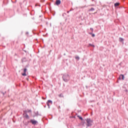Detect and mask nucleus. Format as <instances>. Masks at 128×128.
I'll use <instances>...</instances> for the list:
<instances>
[{"label":"nucleus","mask_w":128,"mask_h":128,"mask_svg":"<svg viewBox=\"0 0 128 128\" xmlns=\"http://www.w3.org/2000/svg\"><path fill=\"white\" fill-rule=\"evenodd\" d=\"M62 79L65 82H68L70 80V75L68 74H64L62 76Z\"/></svg>","instance_id":"1"},{"label":"nucleus","mask_w":128,"mask_h":128,"mask_svg":"<svg viewBox=\"0 0 128 128\" xmlns=\"http://www.w3.org/2000/svg\"><path fill=\"white\" fill-rule=\"evenodd\" d=\"M86 120L87 122V126H92V120H90V118H87Z\"/></svg>","instance_id":"2"},{"label":"nucleus","mask_w":128,"mask_h":128,"mask_svg":"<svg viewBox=\"0 0 128 128\" xmlns=\"http://www.w3.org/2000/svg\"><path fill=\"white\" fill-rule=\"evenodd\" d=\"M30 122L31 124H32L36 126V124H38V121L34 120H30Z\"/></svg>","instance_id":"3"},{"label":"nucleus","mask_w":128,"mask_h":128,"mask_svg":"<svg viewBox=\"0 0 128 128\" xmlns=\"http://www.w3.org/2000/svg\"><path fill=\"white\" fill-rule=\"evenodd\" d=\"M34 114L35 115L34 116H34H42V114H40L38 111L34 112Z\"/></svg>","instance_id":"4"},{"label":"nucleus","mask_w":128,"mask_h":128,"mask_svg":"<svg viewBox=\"0 0 128 128\" xmlns=\"http://www.w3.org/2000/svg\"><path fill=\"white\" fill-rule=\"evenodd\" d=\"M124 80V74H121L120 76H119V80Z\"/></svg>","instance_id":"5"},{"label":"nucleus","mask_w":128,"mask_h":128,"mask_svg":"<svg viewBox=\"0 0 128 128\" xmlns=\"http://www.w3.org/2000/svg\"><path fill=\"white\" fill-rule=\"evenodd\" d=\"M24 118H26V120L30 119V116H28V114H26L24 116Z\"/></svg>","instance_id":"6"},{"label":"nucleus","mask_w":128,"mask_h":128,"mask_svg":"<svg viewBox=\"0 0 128 128\" xmlns=\"http://www.w3.org/2000/svg\"><path fill=\"white\" fill-rule=\"evenodd\" d=\"M60 0H57L56 1V4L57 5V6H60Z\"/></svg>","instance_id":"7"},{"label":"nucleus","mask_w":128,"mask_h":128,"mask_svg":"<svg viewBox=\"0 0 128 128\" xmlns=\"http://www.w3.org/2000/svg\"><path fill=\"white\" fill-rule=\"evenodd\" d=\"M23 122L25 126H28V124H30V121H28L27 122Z\"/></svg>","instance_id":"8"},{"label":"nucleus","mask_w":128,"mask_h":128,"mask_svg":"<svg viewBox=\"0 0 128 128\" xmlns=\"http://www.w3.org/2000/svg\"><path fill=\"white\" fill-rule=\"evenodd\" d=\"M26 62V58H24L22 59V62Z\"/></svg>","instance_id":"9"},{"label":"nucleus","mask_w":128,"mask_h":128,"mask_svg":"<svg viewBox=\"0 0 128 128\" xmlns=\"http://www.w3.org/2000/svg\"><path fill=\"white\" fill-rule=\"evenodd\" d=\"M25 114H28V111L26 110L24 111L23 116H24Z\"/></svg>","instance_id":"10"},{"label":"nucleus","mask_w":128,"mask_h":128,"mask_svg":"<svg viewBox=\"0 0 128 128\" xmlns=\"http://www.w3.org/2000/svg\"><path fill=\"white\" fill-rule=\"evenodd\" d=\"M118 6H120V3L116 2V3L114 4V6L115 7Z\"/></svg>","instance_id":"11"},{"label":"nucleus","mask_w":128,"mask_h":128,"mask_svg":"<svg viewBox=\"0 0 128 128\" xmlns=\"http://www.w3.org/2000/svg\"><path fill=\"white\" fill-rule=\"evenodd\" d=\"M119 40H120V42H124V38H120Z\"/></svg>","instance_id":"12"},{"label":"nucleus","mask_w":128,"mask_h":128,"mask_svg":"<svg viewBox=\"0 0 128 128\" xmlns=\"http://www.w3.org/2000/svg\"><path fill=\"white\" fill-rule=\"evenodd\" d=\"M58 96L59 98H64V94H59Z\"/></svg>","instance_id":"13"},{"label":"nucleus","mask_w":128,"mask_h":128,"mask_svg":"<svg viewBox=\"0 0 128 128\" xmlns=\"http://www.w3.org/2000/svg\"><path fill=\"white\" fill-rule=\"evenodd\" d=\"M75 58H76V60H80V57H79L78 56H76L75 57Z\"/></svg>","instance_id":"14"},{"label":"nucleus","mask_w":128,"mask_h":128,"mask_svg":"<svg viewBox=\"0 0 128 128\" xmlns=\"http://www.w3.org/2000/svg\"><path fill=\"white\" fill-rule=\"evenodd\" d=\"M78 118H80V120H84V119L81 117V116H77Z\"/></svg>","instance_id":"15"},{"label":"nucleus","mask_w":128,"mask_h":128,"mask_svg":"<svg viewBox=\"0 0 128 128\" xmlns=\"http://www.w3.org/2000/svg\"><path fill=\"white\" fill-rule=\"evenodd\" d=\"M22 76H26V73L24 72L23 74H22Z\"/></svg>","instance_id":"16"},{"label":"nucleus","mask_w":128,"mask_h":128,"mask_svg":"<svg viewBox=\"0 0 128 128\" xmlns=\"http://www.w3.org/2000/svg\"><path fill=\"white\" fill-rule=\"evenodd\" d=\"M92 36V38H94L95 36L94 34H92V33H90Z\"/></svg>","instance_id":"17"},{"label":"nucleus","mask_w":128,"mask_h":128,"mask_svg":"<svg viewBox=\"0 0 128 128\" xmlns=\"http://www.w3.org/2000/svg\"><path fill=\"white\" fill-rule=\"evenodd\" d=\"M90 10L91 11V12H92V11L94 10V8H91Z\"/></svg>","instance_id":"18"},{"label":"nucleus","mask_w":128,"mask_h":128,"mask_svg":"<svg viewBox=\"0 0 128 128\" xmlns=\"http://www.w3.org/2000/svg\"><path fill=\"white\" fill-rule=\"evenodd\" d=\"M48 102L51 104H52V101L50 100H48Z\"/></svg>","instance_id":"19"},{"label":"nucleus","mask_w":128,"mask_h":128,"mask_svg":"<svg viewBox=\"0 0 128 128\" xmlns=\"http://www.w3.org/2000/svg\"><path fill=\"white\" fill-rule=\"evenodd\" d=\"M24 72L25 73H26V68H24Z\"/></svg>","instance_id":"20"},{"label":"nucleus","mask_w":128,"mask_h":128,"mask_svg":"<svg viewBox=\"0 0 128 128\" xmlns=\"http://www.w3.org/2000/svg\"><path fill=\"white\" fill-rule=\"evenodd\" d=\"M89 46H92L93 48H94V45L92 44H89Z\"/></svg>","instance_id":"21"},{"label":"nucleus","mask_w":128,"mask_h":128,"mask_svg":"<svg viewBox=\"0 0 128 128\" xmlns=\"http://www.w3.org/2000/svg\"><path fill=\"white\" fill-rule=\"evenodd\" d=\"M90 30H92V32H94V28H90Z\"/></svg>","instance_id":"22"},{"label":"nucleus","mask_w":128,"mask_h":128,"mask_svg":"<svg viewBox=\"0 0 128 128\" xmlns=\"http://www.w3.org/2000/svg\"><path fill=\"white\" fill-rule=\"evenodd\" d=\"M46 104H47L48 106V100L47 101Z\"/></svg>","instance_id":"23"},{"label":"nucleus","mask_w":128,"mask_h":128,"mask_svg":"<svg viewBox=\"0 0 128 128\" xmlns=\"http://www.w3.org/2000/svg\"><path fill=\"white\" fill-rule=\"evenodd\" d=\"M26 35L27 36H28V32H26Z\"/></svg>","instance_id":"24"},{"label":"nucleus","mask_w":128,"mask_h":128,"mask_svg":"<svg viewBox=\"0 0 128 128\" xmlns=\"http://www.w3.org/2000/svg\"><path fill=\"white\" fill-rule=\"evenodd\" d=\"M28 112H32V110H28Z\"/></svg>","instance_id":"25"},{"label":"nucleus","mask_w":128,"mask_h":128,"mask_svg":"<svg viewBox=\"0 0 128 128\" xmlns=\"http://www.w3.org/2000/svg\"><path fill=\"white\" fill-rule=\"evenodd\" d=\"M2 94L3 96H4V94H6V92H5V93L4 92H2Z\"/></svg>","instance_id":"26"},{"label":"nucleus","mask_w":128,"mask_h":128,"mask_svg":"<svg viewBox=\"0 0 128 128\" xmlns=\"http://www.w3.org/2000/svg\"><path fill=\"white\" fill-rule=\"evenodd\" d=\"M125 92H128V90H125Z\"/></svg>","instance_id":"27"},{"label":"nucleus","mask_w":128,"mask_h":128,"mask_svg":"<svg viewBox=\"0 0 128 128\" xmlns=\"http://www.w3.org/2000/svg\"><path fill=\"white\" fill-rule=\"evenodd\" d=\"M42 98L43 100H44V97H42Z\"/></svg>","instance_id":"28"},{"label":"nucleus","mask_w":128,"mask_h":128,"mask_svg":"<svg viewBox=\"0 0 128 128\" xmlns=\"http://www.w3.org/2000/svg\"><path fill=\"white\" fill-rule=\"evenodd\" d=\"M26 80H28V78H27Z\"/></svg>","instance_id":"29"},{"label":"nucleus","mask_w":128,"mask_h":128,"mask_svg":"<svg viewBox=\"0 0 128 128\" xmlns=\"http://www.w3.org/2000/svg\"><path fill=\"white\" fill-rule=\"evenodd\" d=\"M72 118H76L75 116H73Z\"/></svg>","instance_id":"30"},{"label":"nucleus","mask_w":128,"mask_h":128,"mask_svg":"<svg viewBox=\"0 0 128 128\" xmlns=\"http://www.w3.org/2000/svg\"><path fill=\"white\" fill-rule=\"evenodd\" d=\"M68 12H70V11H68Z\"/></svg>","instance_id":"31"},{"label":"nucleus","mask_w":128,"mask_h":128,"mask_svg":"<svg viewBox=\"0 0 128 128\" xmlns=\"http://www.w3.org/2000/svg\"><path fill=\"white\" fill-rule=\"evenodd\" d=\"M44 108H46V106H44Z\"/></svg>","instance_id":"32"}]
</instances>
